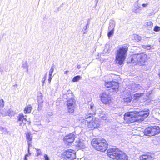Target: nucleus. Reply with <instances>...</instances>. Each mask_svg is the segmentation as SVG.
<instances>
[{"instance_id":"f257e3e1","label":"nucleus","mask_w":160,"mask_h":160,"mask_svg":"<svg viewBox=\"0 0 160 160\" xmlns=\"http://www.w3.org/2000/svg\"><path fill=\"white\" fill-rule=\"evenodd\" d=\"M149 114V110L147 109L139 111L127 112L123 115V122L129 124L142 121L147 118Z\"/></svg>"},{"instance_id":"f03ea898","label":"nucleus","mask_w":160,"mask_h":160,"mask_svg":"<svg viewBox=\"0 0 160 160\" xmlns=\"http://www.w3.org/2000/svg\"><path fill=\"white\" fill-rule=\"evenodd\" d=\"M91 144L95 151L101 152H105L108 146V144L107 140L102 138H93L91 141Z\"/></svg>"},{"instance_id":"7ed1b4c3","label":"nucleus","mask_w":160,"mask_h":160,"mask_svg":"<svg viewBox=\"0 0 160 160\" xmlns=\"http://www.w3.org/2000/svg\"><path fill=\"white\" fill-rule=\"evenodd\" d=\"M128 50V46L127 44L119 48L116 52L115 62L116 64L119 66H122L124 64V62L126 59L127 52Z\"/></svg>"},{"instance_id":"20e7f679","label":"nucleus","mask_w":160,"mask_h":160,"mask_svg":"<svg viewBox=\"0 0 160 160\" xmlns=\"http://www.w3.org/2000/svg\"><path fill=\"white\" fill-rule=\"evenodd\" d=\"M95 114V112L92 114L88 113L85 114L82 121L85 123L87 122L88 127L92 130L98 128L100 126L99 119L93 116Z\"/></svg>"},{"instance_id":"39448f33","label":"nucleus","mask_w":160,"mask_h":160,"mask_svg":"<svg viewBox=\"0 0 160 160\" xmlns=\"http://www.w3.org/2000/svg\"><path fill=\"white\" fill-rule=\"evenodd\" d=\"M107 154L113 160H128V155L117 148H109L107 151Z\"/></svg>"},{"instance_id":"423d86ee","label":"nucleus","mask_w":160,"mask_h":160,"mask_svg":"<svg viewBox=\"0 0 160 160\" xmlns=\"http://www.w3.org/2000/svg\"><path fill=\"white\" fill-rule=\"evenodd\" d=\"M147 55L143 52L133 54L129 57V63H135L139 66L143 65L148 59Z\"/></svg>"},{"instance_id":"0eeeda50","label":"nucleus","mask_w":160,"mask_h":160,"mask_svg":"<svg viewBox=\"0 0 160 160\" xmlns=\"http://www.w3.org/2000/svg\"><path fill=\"white\" fill-rule=\"evenodd\" d=\"M143 133L146 136H153L160 133V128L156 126H149L145 129Z\"/></svg>"},{"instance_id":"6e6552de","label":"nucleus","mask_w":160,"mask_h":160,"mask_svg":"<svg viewBox=\"0 0 160 160\" xmlns=\"http://www.w3.org/2000/svg\"><path fill=\"white\" fill-rule=\"evenodd\" d=\"M120 83L118 81L112 80L105 82L104 86L107 88L112 90L113 92H117L119 91Z\"/></svg>"},{"instance_id":"1a4fd4ad","label":"nucleus","mask_w":160,"mask_h":160,"mask_svg":"<svg viewBox=\"0 0 160 160\" xmlns=\"http://www.w3.org/2000/svg\"><path fill=\"white\" fill-rule=\"evenodd\" d=\"M61 156L64 159L74 160L76 158V152L73 150L68 149L62 153Z\"/></svg>"},{"instance_id":"9d476101","label":"nucleus","mask_w":160,"mask_h":160,"mask_svg":"<svg viewBox=\"0 0 160 160\" xmlns=\"http://www.w3.org/2000/svg\"><path fill=\"white\" fill-rule=\"evenodd\" d=\"M68 112L71 114L74 113L75 109L76 101L73 98H70L66 101Z\"/></svg>"},{"instance_id":"9b49d317","label":"nucleus","mask_w":160,"mask_h":160,"mask_svg":"<svg viewBox=\"0 0 160 160\" xmlns=\"http://www.w3.org/2000/svg\"><path fill=\"white\" fill-rule=\"evenodd\" d=\"M100 97L101 101L104 104L109 105L112 102V97L105 92L102 93Z\"/></svg>"},{"instance_id":"f8f14e48","label":"nucleus","mask_w":160,"mask_h":160,"mask_svg":"<svg viewBox=\"0 0 160 160\" xmlns=\"http://www.w3.org/2000/svg\"><path fill=\"white\" fill-rule=\"evenodd\" d=\"M75 137V134L72 133H70L63 137V141L66 144L70 145L74 142Z\"/></svg>"},{"instance_id":"ddd939ff","label":"nucleus","mask_w":160,"mask_h":160,"mask_svg":"<svg viewBox=\"0 0 160 160\" xmlns=\"http://www.w3.org/2000/svg\"><path fill=\"white\" fill-rule=\"evenodd\" d=\"M155 159V153L151 152H147L139 157V160H154Z\"/></svg>"},{"instance_id":"4468645a","label":"nucleus","mask_w":160,"mask_h":160,"mask_svg":"<svg viewBox=\"0 0 160 160\" xmlns=\"http://www.w3.org/2000/svg\"><path fill=\"white\" fill-rule=\"evenodd\" d=\"M26 117V115H24L22 113L19 114L17 116V122H21L19 124L20 126L23 127L25 125L26 122H28Z\"/></svg>"},{"instance_id":"2eb2a0df","label":"nucleus","mask_w":160,"mask_h":160,"mask_svg":"<svg viewBox=\"0 0 160 160\" xmlns=\"http://www.w3.org/2000/svg\"><path fill=\"white\" fill-rule=\"evenodd\" d=\"M4 106V102L3 99H0V115L5 116L6 115V112L4 110L1 109Z\"/></svg>"},{"instance_id":"dca6fc26","label":"nucleus","mask_w":160,"mask_h":160,"mask_svg":"<svg viewBox=\"0 0 160 160\" xmlns=\"http://www.w3.org/2000/svg\"><path fill=\"white\" fill-rule=\"evenodd\" d=\"M26 138L29 147L31 145L32 137L30 132H27L25 133Z\"/></svg>"},{"instance_id":"f3484780","label":"nucleus","mask_w":160,"mask_h":160,"mask_svg":"<svg viewBox=\"0 0 160 160\" xmlns=\"http://www.w3.org/2000/svg\"><path fill=\"white\" fill-rule=\"evenodd\" d=\"M76 144L75 146L76 148L78 149H81L83 148L84 147V143L80 139L76 141Z\"/></svg>"},{"instance_id":"a211bd4d","label":"nucleus","mask_w":160,"mask_h":160,"mask_svg":"<svg viewBox=\"0 0 160 160\" xmlns=\"http://www.w3.org/2000/svg\"><path fill=\"white\" fill-rule=\"evenodd\" d=\"M126 96H125L123 98L124 102H131L132 100L131 94L129 92H127L126 93Z\"/></svg>"},{"instance_id":"6ab92c4d","label":"nucleus","mask_w":160,"mask_h":160,"mask_svg":"<svg viewBox=\"0 0 160 160\" xmlns=\"http://www.w3.org/2000/svg\"><path fill=\"white\" fill-rule=\"evenodd\" d=\"M145 94L144 92H138L133 94V99L134 100H137L139 99L141 97L144 96Z\"/></svg>"},{"instance_id":"aec40b11","label":"nucleus","mask_w":160,"mask_h":160,"mask_svg":"<svg viewBox=\"0 0 160 160\" xmlns=\"http://www.w3.org/2000/svg\"><path fill=\"white\" fill-rule=\"evenodd\" d=\"M32 109V107L30 104L27 105L24 108V112L25 113H30Z\"/></svg>"},{"instance_id":"412c9836","label":"nucleus","mask_w":160,"mask_h":160,"mask_svg":"<svg viewBox=\"0 0 160 160\" xmlns=\"http://www.w3.org/2000/svg\"><path fill=\"white\" fill-rule=\"evenodd\" d=\"M141 37L137 34H133L132 37V39L134 42H138L141 40Z\"/></svg>"},{"instance_id":"4be33fe9","label":"nucleus","mask_w":160,"mask_h":160,"mask_svg":"<svg viewBox=\"0 0 160 160\" xmlns=\"http://www.w3.org/2000/svg\"><path fill=\"white\" fill-rule=\"evenodd\" d=\"M81 77L80 75H77L74 77L72 79V81L73 82H78L79 80L81 79Z\"/></svg>"},{"instance_id":"5701e85b","label":"nucleus","mask_w":160,"mask_h":160,"mask_svg":"<svg viewBox=\"0 0 160 160\" xmlns=\"http://www.w3.org/2000/svg\"><path fill=\"white\" fill-rule=\"evenodd\" d=\"M153 26V24L152 22L151 21H148L147 22L145 25V27H146L148 28H152Z\"/></svg>"},{"instance_id":"b1692460","label":"nucleus","mask_w":160,"mask_h":160,"mask_svg":"<svg viewBox=\"0 0 160 160\" xmlns=\"http://www.w3.org/2000/svg\"><path fill=\"white\" fill-rule=\"evenodd\" d=\"M114 28H112L108 33V38H110L112 36L114 33Z\"/></svg>"},{"instance_id":"393cba45","label":"nucleus","mask_w":160,"mask_h":160,"mask_svg":"<svg viewBox=\"0 0 160 160\" xmlns=\"http://www.w3.org/2000/svg\"><path fill=\"white\" fill-rule=\"evenodd\" d=\"M142 47L143 48L147 50H150L151 48V46L150 45H142Z\"/></svg>"},{"instance_id":"a878e982","label":"nucleus","mask_w":160,"mask_h":160,"mask_svg":"<svg viewBox=\"0 0 160 160\" xmlns=\"http://www.w3.org/2000/svg\"><path fill=\"white\" fill-rule=\"evenodd\" d=\"M37 152L36 156H38L39 155H42V152L40 149H36Z\"/></svg>"},{"instance_id":"bb28decb","label":"nucleus","mask_w":160,"mask_h":160,"mask_svg":"<svg viewBox=\"0 0 160 160\" xmlns=\"http://www.w3.org/2000/svg\"><path fill=\"white\" fill-rule=\"evenodd\" d=\"M29 151H30V150H29V148H28V153L26 154L25 155L24 157V160H27V157L28 156H29L31 155V153L29 152Z\"/></svg>"},{"instance_id":"cd10ccee","label":"nucleus","mask_w":160,"mask_h":160,"mask_svg":"<svg viewBox=\"0 0 160 160\" xmlns=\"http://www.w3.org/2000/svg\"><path fill=\"white\" fill-rule=\"evenodd\" d=\"M154 31L157 32L160 31V27L158 26H155L154 29Z\"/></svg>"},{"instance_id":"c85d7f7f","label":"nucleus","mask_w":160,"mask_h":160,"mask_svg":"<svg viewBox=\"0 0 160 160\" xmlns=\"http://www.w3.org/2000/svg\"><path fill=\"white\" fill-rule=\"evenodd\" d=\"M112 77H113V78H116L117 79H118V78H120V76L119 75H116V74H112Z\"/></svg>"},{"instance_id":"c756f323","label":"nucleus","mask_w":160,"mask_h":160,"mask_svg":"<svg viewBox=\"0 0 160 160\" xmlns=\"http://www.w3.org/2000/svg\"><path fill=\"white\" fill-rule=\"evenodd\" d=\"M54 70L53 68L52 67L49 71V76H52V72H53Z\"/></svg>"},{"instance_id":"7c9ffc66","label":"nucleus","mask_w":160,"mask_h":160,"mask_svg":"<svg viewBox=\"0 0 160 160\" xmlns=\"http://www.w3.org/2000/svg\"><path fill=\"white\" fill-rule=\"evenodd\" d=\"M44 157L45 159V160H49V157L47 154H45L44 155Z\"/></svg>"},{"instance_id":"2f4dec72","label":"nucleus","mask_w":160,"mask_h":160,"mask_svg":"<svg viewBox=\"0 0 160 160\" xmlns=\"http://www.w3.org/2000/svg\"><path fill=\"white\" fill-rule=\"evenodd\" d=\"M46 76H45L43 77V80H42V85H43L44 82L45 81V80H46Z\"/></svg>"},{"instance_id":"473e14b6","label":"nucleus","mask_w":160,"mask_h":160,"mask_svg":"<svg viewBox=\"0 0 160 160\" xmlns=\"http://www.w3.org/2000/svg\"><path fill=\"white\" fill-rule=\"evenodd\" d=\"M52 79L51 76H49L48 78V81L49 82H50Z\"/></svg>"},{"instance_id":"72a5a7b5","label":"nucleus","mask_w":160,"mask_h":160,"mask_svg":"<svg viewBox=\"0 0 160 160\" xmlns=\"http://www.w3.org/2000/svg\"><path fill=\"white\" fill-rule=\"evenodd\" d=\"M148 5V4L143 3L142 4V6L143 7H145L147 6Z\"/></svg>"},{"instance_id":"f704fd0d","label":"nucleus","mask_w":160,"mask_h":160,"mask_svg":"<svg viewBox=\"0 0 160 160\" xmlns=\"http://www.w3.org/2000/svg\"><path fill=\"white\" fill-rule=\"evenodd\" d=\"M68 71H66L64 72V73L65 74H67V73L68 72Z\"/></svg>"},{"instance_id":"c9c22d12","label":"nucleus","mask_w":160,"mask_h":160,"mask_svg":"<svg viewBox=\"0 0 160 160\" xmlns=\"http://www.w3.org/2000/svg\"><path fill=\"white\" fill-rule=\"evenodd\" d=\"M158 76H159V77L160 78V69L159 70V73L158 74Z\"/></svg>"},{"instance_id":"e433bc0d","label":"nucleus","mask_w":160,"mask_h":160,"mask_svg":"<svg viewBox=\"0 0 160 160\" xmlns=\"http://www.w3.org/2000/svg\"><path fill=\"white\" fill-rule=\"evenodd\" d=\"M93 107V106L92 105H91L90 108L92 109Z\"/></svg>"},{"instance_id":"4c0bfd02","label":"nucleus","mask_w":160,"mask_h":160,"mask_svg":"<svg viewBox=\"0 0 160 160\" xmlns=\"http://www.w3.org/2000/svg\"><path fill=\"white\" fill-rule=\"evenodd\" d=\"M158 42L160 43V37L158 39Z\"/></svg>"},{"instance_id":"58836bf2","label":"nucleus","mask_w":160,"mask_h":160,"mask_svg":"<svg viewBox=\"0 0 160 160\" xmlns=\"http://www.w3.org/2000/svg\"><path fill=\"white\" fill-rule=\"evenodd\" d=\"M137 87H138V86H139V87H141V86H140V85H139V84H137Z\"/></svg>"}]
</instances>
